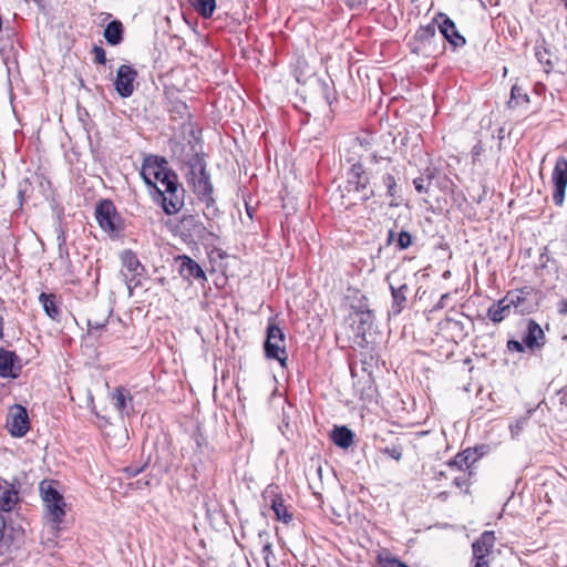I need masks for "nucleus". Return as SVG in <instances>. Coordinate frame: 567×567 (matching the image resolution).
Returning <instances> with one entry per match:
<instances>
[{"instance_id":"obj_53","label":"nucleus","mask_w":567,"mask_h":567,"mask_svg":"<svg viewBox=\"0 0 567 567\" xmlns=\"http://www.w3.org/2000/svg\"><path fill=\"white\" fill-rule=\"evenodd\" d=\"M277 396H281V393L279 392L278 385H275V388L271 391V394L269 396V403L271 405H275V400H276Z\"/></svg>"},{"instance_id":"obj_33","label":"nucleus","mask_w":567,"mask_h":567,"mask_svg":"<svg viewBox=\"0 0 567 567\" xmlns=\"http://www.w3.org/2000/svg\"><path fill=\"white\" fill-rule=\"evenodd\" d=\"M39 301L42 305V308H43L45 315L50 319H52L54 321H60V319H61V309L56 305L55 296L54 295L41 292L40 296H39Z\"/></svg>"},{"instance_id":"obj_5","label":"nucleus","mask_w":567,"mask_h":567,"mask_svg":"<svg viewBox=\"0 0 567 567\" xmlns=\"http://www.w3.org/2000/svg\"><path fill=\"white\" fill-rule=\"evenodd\" d=\"M195 195L197 196L198 202L203 205V214L208 221V227L219 234V221L223 218L224 213L217 206L214 197L213 185H207L205 183H202V185L199 184V192H196Z\"/></svg>"},{"instance_id":"obj_40","label":"nucleus","mask_w":567,"mask_h":567,"mask_svg":"<svg viewBox=\"0 0 567 567\" xmlns=\"http://www.w3.org/2000/svg\"><path fill=\"white\" fill-rule=\"evenodd\" d=\"M506 349L507 351L509 352H518V353H524L527 351V348L526 346L523 343V340L522 341H518L516 339H509L507 340L506 342Z\"/></svg>"},{"instance_id":"obj_19","label":"nucleus","mask_w":567,"mask_h":567,"mask_svg":"<svg viewBox=\"0 0 567 567\" xmlns=\"http://www.w3.org/2000/svg\"><path fill=\"white\" fill-rule=\"evenodd\" d=\"M176 261L179 262V275L190 281H206L207 276L202 266L194 260L192 257L187 255H181L176 258Z\"/></svg>"},{"instance_id":"obj_59","label":"nucleus","mask_w":567,"mask_h":567,"mask_svg":"<svg viewBox=\"0 0 567 567\" xmlns=\"http://www.w3.org/2000/svg\"><path fill=\"white\" fill-rule=\"evenodd\" d=\"M195 441L198 447L202 446L203 436L200 434L195 435Z\"/></svg>"},{"instance_id":"obj_10","label":"nucleus","mask_w":567,"mask_h":567,"mask_svg":"<svg viewBox=\"0 0 567 567\" xmlns=\"http://www.w3.org/2000/svg\"><path fill=\"white\" fill-rule=\"evenodd\" d=\"M188 172L186 173V178L188 184L192 186L193 192H199V183H205L207 185H213L210 182V176L207 172V164L203 154L195 153L187 161Z\"/></svg>"},{"instance_id":"obj_21","label":"nucleus","mask_w":567,"mask_h":567,"mask_svg":"<svg viewBox=\"0 0 567 567\" xmlns=\"http://www.w3.org/2000/svg\"><path fill=\"white\" fill-rule=\"evenodd\" d=\"M165 164H167V161L164 157L148 156L144 159L141 176L148 187H155V178H158V174Z\"/></svg>"},{"instance_id":"obj_48","label":"nucleus","mask_w":567,"mask_h":567,"mask_svg":"<svg viewBox=\"0 0 567 567\" xmlns=\"http://www.w3.org/2000/svg\"><path fill=\"white\" fill-rule=\"evenodd\" d=\"M262 554H264V559H265V563H266L267 567H271L272 563H275L276 559H275V557L272 555V549H271V545L270 544L264 545Z\"/></svg>"},{"instance_id":"obj_43","label":"nucleus","mask_w":567,"mask_h":567,"mask_svg":"<svg viewBox=\"0 0 567 567\" xmlns=\"http://www.w3.org/2000/svg\"><path fill=\"white\" fill-rule=\"evenodd\" d=\"M92 53L94 55V62L97 64L106 63V53L105 50L100 45H94L92 49Z\"/></svg>"},{"instance_id":"obj_61","label":"nucleus","mask_w":567,"mask_h":567,"mask_svg":"<svg viewBox=\"0 0 567 567\" xmlns=\"http://www.w3.org/2000/svg\"><path fill=\"white\" fill-rule=\"evenodd\" d=\"M361 2H362V0H348L347 4L350 6V7H353L354 3H361Z\"/></svg>"},{"instance_id":"obj_46","label":"nucleus","mask_w":567,"mask_h":567,"mask_svg":"<svg viewBox=\"0 0 567 567\" xmlns=\"http://www.w3.org/2000/svg\"><path fill=\"white\" fill-rule=\"evenodd\" d=\"M171 112L176 113L181 118L187 117L189 115L188 107L183 102L175 103Z\"/></svg>"},{"instance_id":"obj_55","label":"nucleus","mask_w":567,"mask_h":567,"mask_svg":"<svg viewBox=\"0 0 567 567\" xmlns=\"http://www.w3.org/2000/svg\"><path fill=\"white\" fill-rule=\"evenodd\" d=\"M24 193H25V189H23L22 185H20L19 190H18V199H19L20 206H22V203L24 199Z\"/></svg>"},{"instance_id":"obj_15","label":"nucleus","mask_w":567,"mask_h":567,"mask_svg":"<svg viewBox=\"0 0 567 567\" xmlns=\"http://www.w3.org/2000/svg\"><path fill=\"white\" fill-rule=\"evenodd\" d=\"M523 343L529 353L542 350L546 343V334L540 324L534 319L526 321V329L522 336Z\"/></svg>"},{"instance_id":"obj_35","label":"nucleus","mask_w":567,"mask_h":567,"mask_svg":"<svg viewBox=\"0 0 567 567\" xmlns=\"http://www.w3.org/2000/svg\"><path fill=\"white\" fill-rule=\"evenodd\" d=\"M190 4L204 19L212 18L216 10V0H190Z\"/></svg>"},{"instance_id":"obj_14","label":"nucleus","mask_w":567,"mask_h":567,"mask_svg":"<svg viewBox=\"0 0 567 567\" xmlns=\"http://www.w3.org/2000/svg\"><path fill=\"white\" fill-rule=\"evenodd\" d=\"M136 78L137 71L132 65H120L114 80V89L121 97L127 99L132 96Z\"/></svg>"},{"instance_id":"obj_4","label":"nucleus","mask_w":567,"mask_h":567,"mask_svg":"<svg viewBox=\"0 0 567 567\" xmlns=\"http://www.w3.org/2000/svg\"><path fill=\"white\" fill-rule=\"evenodd\" d=\"M177 231L185 243H215L219 239V234L212 230L208 226L195 215L185 214L177 224Z\"/></svg>"},{"instance_id":"obj_57","label":"nucleus","mask_w":567,"mask_h":567,"mask_svg":"<svg viewBox=\"0 0 567 567\" xmlns=\"http://www.w3.org/2000/svg\"><path fill=\"white\" fill-rule=\"evenodd\" d=\"M473 563V566L472 567H489V563L488 561H472Z\"/></svg>"},{"instance_id":"obj_42","label":"nucleus","mask_w":567,"mask_h":567,"mask_svg":"<svg viewBox=\"0 0 567 567\" xmlns=\"http://www.w3.org/2000/svg\"><path fill=\"white\" fill-rule=\"evenodd\" d=\"M380 563L382 567H409L406 564L402 563L393 556H388L385 558L381 557Z\"/></svg>"},{"instance_id":"obj_16","label":"nucleus","mask_w":567,"mask_h":567,"mask_svg":"<svg viewBox=\"0 0 567 567\" xmlns=\"http://www.w3.org/2000/svg\"><path fill=\"white\" fill-rule=\"evenodd\" d=\"M278 341H284V330L270 322L267 327L266 339L264 341L265 355L267 359L277 360L284 368V357L280 355Z\"/></svg>"},{"instance_id":"obj_58","label":"nucleus","mask_w":567,"mask_h":567,"mask_svg":"<svg viewBox=\"0 0 567 567\" xmlns=\"http://www.w3.org/2000/svg\"><path fill=\"white\" fill-rule=\"evenodd\" d=\"M475 449H477V453L475 455H478V458L484 455L485 446H483V445L482 446H476Z\"/></svg>"},{"instance_id":"obj_23","label":"nucleus","mask_w":567,"mask_h":567,"mask_svg":"<svg viewBox=\"0 0 567 567\" xmlns=\"http://www.w3.org/2000/svg\"><path fill=\"white\" fill-rule=\"evenodd\" d=\"M19 501V492L14 485L7 481L0 484V511L11 512Z\"/></svg>"},{"instance_id":"obj_31","label":"nucleus","mask_w":567,"mask_h":567,"mask_svg":"<svg viewBox=\"0 0 567 567\" xmlns=\"http://www.w3.org/2000/svg\"><path fill=\"white\" fill-rule=\"evenodd\" d=\"M347 300L349 301L352 312L350 315H360L361 312H372L368 305V298L364 293L357 289L348 290Z\"/></svg>"},{"instance_id":"obj_44","label":"nucleus","mask_w":567,"mask_h":567,"mask_svg":"<svg viewBox=\"0 0 567 567\" xmlns=\"http://www.w3.org/2000/svg\"><path fill=\"white\" fill-rule=\"evenodd\" d=\"M271 507L277 515V518L279 520H284V501L280 496L272 501Z\"/></svg>"},{"instance_id":"obj_13","label":"nucleus","mask_w":567,"mask_h":567,"mask_svg":"<svg viewBox=\"0 0 567 567\" xmlns=\"http://www.w3.org/2000/svg\"><path fill=\"white\" fill-rule=\"evenodd\" d=\"M553 182V200L556 206H561L565 200L567 188V158L558 157L551 175Z\"/></svg>"},{"instance_id":"obj_8","label":"nucleus","mask_w":567,"mask_h":567,"mask_svg":"<svg viewBox=\"0 0 567 567\" xmlns=\"http://www.w3.org/2000/svg\"><path fill=\"white\" fill-rule=\"evenodd\" d=\"M350 338L357 347L365 348L368 346L367 332L371 330L374 321L373 312H361L360 315H349Z\"/></svg>"},{"instance_id":"obj_6","label":"nucleus","mask_w":567,"mask_h":567,"mask_svg":"<svg viewBox=\"0 0 567 567\" xmlns=\"http://www.w3.org/2000/svg\"><path fill=\"white\" fill-rule=\"evenodd\" d=\"M95 218L99 226L110 235H118L122 230V218L111 199H102L97 203Z\"/></svg>"},{"instance_id":"obj_52","label":"nucleus","mask_w":567,"mask_h":567,"mask_svg":"<svg viewBox=\"0 0 567 567\" xmlns=\"http://www.w3.org/2000/svg\"><path fill=\"white\" fill-rule=\"evenodd\" d=\"M450 299V295L449 293H444L441 296L439 302L434 306V310H437V309H442L445 307V301Z\"/></svg>"},{"instance_id":"obj_49","label":"nucleus","mask_w":567,"mask_h":567,"mask_svg":"<svg viewBox=\"0 0 567 567\" xmlns=\"http://www.w3.org/2000/svg\"><path fill=\"white\" fill-rule=\"evenodd\" d=\"M535 289L530 286H524L518 289L509 290L508 292H515L518 297L530 298Z\"/></svg>"},{"instance_id":"obj_50","label":"nucleus","mask_w":567,"mask_h":567,"mask_svg":"<svg viewBox=\"0 0 567 567\" xmlns=\"http://www.w3.org/2000/svg\"><path fill=\"white\" fill-rule=\"evenodd\" d=\"M453 484L457 487H463L467 484V475L465 473H463L462 475L460 476H456L454 480H453Z\"/></svg>"},{"instance_id":"obj_28","label":"nucleus","mask_w":567,"mask_h":567,"mask_svg":"<svg viewBox=\"0 0 567 567\" xmlns=\"http://www.w3.org/2000/svg\"><path fill=\"white\" fill-rule=\"evenodd\" d=\"M112 398L114 401V406L121 416L128 415L131 410H133V398L123 386L115 388Z\"/></svg>"},{"instance_id":"obj_17","label":"nucleus","mask_w":567,"mask_h":567,"mask_svg":"<svg viewBox=\"0 0 567 567\" xmlns=\"http://www.w3.org/2000/svg\"><path fill=\"white\" fill-rule=\"evenodd\" d=\"M386 281L389 282V288L392 298L389 315L395 317L399 316L406 308L410 287L405 282H400L396 285L394 281H392L391 276H386Z\"/></svg>"},{"instance_id":"obj_7","label":"nucleus","mask_w":567,"mask_h":567,"mask_svg":"<svg viewBox=\"0 0 567 567\" xmlns=\"http://www.w3.org/2000/svg\"><path fill=\"white\" fill-rule=\"evenodd\" d=\"M433 22L436 23L439 32L447 42L450 50L456 52L466 45V39L458 31L456 23L444 12H437L433 17Z\"/></svg>"},{"instance_id":"obj_27","label":"nucleus","mask_w":567,"mask_h":567,"mask_svg":"<svg viewBox=\"0 0 567 567\" xmlns=\"http://www.w3.org/2000/svg\"><path fill=\"white\" fill-rule=\"evenodd\" d=\"M103 37L109 45L116 47L124 40V25L121 20L114 19L104 28Z\"/></svg>"},{"instance_id":"obj_45","label":"nucleus","mask_w":567,"mask_h":567,"mask_svg":"<svg viewBox=\"0 0 567 567\" xmlns=\"http://www.w3.org/2000/svg\"><path fill=\"white\" fill-rule=\"evenodd\" d=\"M146 466H147V463H145L142 466L128 465V466L124 467L123 472L126 474L127 477H135L138 474H141L145 470Z\"/></svg>"},{"instance_id":"obj_24","label":"nucleus","mask_w":567,"mask_h":567,"mask_svg":"<svg viewBox=\"0 0 567 567\" xmlns=\"http://www.w3.org/2000/svg\"><path fill=\"white\" fill-rule=\"evenodd\" d=\"M512 309L509 299L507 298V295H505V297L494 302L487 309L486 316L493 323H501L509 316Z\"/></svg>"},{"instance_id":"obj_18","label":"nucleus","mask_w":567,"mask_h":567,"mask_svg":"<svg viewBox=\"0 0 567 567\" xmlns=\"http://www.w3.org/2000/svg\"><path fill=\"white\" fill-rule=\"evenodd\" d=\"M496 537L494 532L485 530L472 544V561H488L487 557L492 554Z\"/></svg>"},{"instance_id":"obj_2","label":"nucleus","mask_w":567,"mask_h":567,"mask_svg":"<svg viewBox=\"0 0 567 567\" xmlns=\"http://www.w3.org/2000/svg\"><path fill=\"white\" fill-rule=\"evenodd\" d=\"M343 197L349 198V204L365 203L374 196L370 186V177L361 163H354L347 172V181Z\"/></svg>"},{"instance_id":"obj_64","label":"nucleus","mask_w":567,"mask_h":567,"mask_svg":"<svg viewBox=\"0 0 567 567\" xmlns=\"http://www.w3.org/2000/svg\"><path fill=\"white\" fill-rule=\"evenodd\" d=\"M2 324H3V318L0 315V338L2 337Z\"/></svg>"},{"instance_id":"obj_34","label":"nucleus","mask_w":567,"mask_h":567,"mask_svg":"<svg viewBox=\"0 0 567 567\" xmlns=\"http://www.w3.org/2000/svg\"><path fill=\"white\" fill-rule=\"evenodd\" d=\"M477 449H466L461 453H457L453 460L449 462L450 466L457 467L458 470H463V467H471L477 460L478 455Z\"/></svg>"},{"instance_id":"obj_22","label":"nucleus","mask_w":567,"mask_h":567,"mask_svg":"<svg viewBox=\"0 0 567 567\" xmlns=\"http://www.w3.org/2000/svg\"><path fill=\"white\" fill-rule=\"evenodd\" d=\"M506 295L516 315H530L538 308V302L534 301L532 298L518 297L515 292H507Z\"/></svg>"},{"instance_id":"obj_36","label":"nucleus","mask_w":567,"mask_h":567,"mask_svg":"<svg viewBox=\"0 0 567 567\" xmlns=\"http://www.w3.org/2000/svg\"><path fill=\"white\" fill-rule=\"evenodd\" d=\"M413 243V236L408 230L402 229L395 239V246L398 250L408 249Z\"/></svg>"},{"instance_id":"obj_20","label":"nucleus","mask_w":567,"mask_h":567,"mask_svg":"<svg viewBox=\"0 0 567 567\" xmlns=\"http://www.w3.org/2000/svg\"><path fill=\"white\" fill-rule=\"evenodd\" d=\"M436 23L433 21L426 25H420L414 33L415 45L412 48V52L420 54L430 48L436 38Z\"/></svg>"},{"instance_id":"obj_41","label":"nucleus","mask_w":567,"mask_h":567,"mask_svg":"<svg viewBox=\"0 0 567 567\" xmlns=\"http://www.w3.org/2000/svg\"><path fill=\"white\" fill-rule=\"evenodd\" d=\"M374 363H375L374 358L372 355H370V357L364 355L360 360L361 369L363 372H365L369 375V378L372 377Z\"/></svg>"},{"instance_id":"obj_39","label":"nucleus","mask_w":567,"mask_h":567,"mask_svg":"<svg viewBox=\"0 0 567 567\" xmlns=\"http://www.w3.org/2000/svg\"><path fill=\"white\" fill-rule=\"evenodd\" d=\"M382 453L395 461H400L402 458V446L400 444H392L382 449Z\"/></svg>"},{"instance_id":"obj_3","label":"nucleus","mask_w":567,"mask_h":567,"mask_svg":"<svg viewBox=\"0 0 567 567\" xmlns=\"http://www.w3.org/2000/svg\"><path fill=\"white\" fill-rule=\"evenodd\" d=\"M39 491L48 523L53 529L60 530L66 514L63 495L54 487L52 481H42Z\"/></svg>"},{"instance_id":"obj_26","label":"nucleus","mask_w":567,"mask_h":567,"mask_svg":"<svg viewBox=\"0 0 567 567\" xmlns=\"http://www.w3.org/2000/svg\"><path fill=\"white\" fill-rule=\"evenodd\" d=\"M330 439L336 446L347 450L353 444L354 433L346 425H334L330 432Z\"/></svg>"},{"instance_id":"obj_54","label":"nucleus","mask_w":567,"mask_h":567,"mask_svg":"<svg viewBox=\"0 0 567 567\" xmlns=\"http://www.w3.org/2000/svg\"><path fill=\"white\" fill-rule=\"evenodd\" d=\"M245 208H246L247 217L249 219H252L254 218V214H255V208L252 206H250L248 203L245 204Z\"/></svg>"},{"instance_id":"obj_60","label":"nucleus","mask_w":567,"mask_h":567,"mask_svg":"<svg viewBox=\"0 0 567 567\" xmlns=\"http://www.w3.org/2000/svg\"><path fill=\"white\" fill-rule=\"evenodd\" d=\"M285 517H286V525H287L289 523V520L292 518V515L288 512L287 508H286Z\"/></svg>"},{"instance_id":"obj_62","label":"nucleus","mask_w":567,"mask_h":567,"mask_svg":"<svg viewBox=\"0 0 567 567\" xmlns=\"http://www.w3.org/2000/svg\"><path fill=\"white\" fill-rule=\"evenodd\" d=\"M480 151H481V146L476 145V146H474V148H473V154H474V155H478V154H480Z\"/></svg>"},{"instance_id":"obj_29","label":"nucleus","mask_w":567,"mask_h":567,"mask_svg":"<svg viewBox=\"0 0 567 567\" xmlns=\"http://www.w3.org/2000/svg\"><path fill=\"white\" fill-rule=\"evenodd\" d=\"M18 361V355L13 351L0 348V377L1 378H17L18 373L14 372V364Z\"/></svg>"},{"instance_id":"obj_1","label":"nucleus","mask_w":567,"mask_h":567,"mask_svg":"<svg viewBox=\"0 0 567 567\" xmlns=\"http://www.w3.org/2000/svg\"><path fill=\"white\" fill-rule=\"evenodd\" d=\"M154 200L161 205L166 215L178 213L184 206L185 190L178 182L177 174L167 166L161 169L155 178Z\"/></svg>"},{"instance_id":"obj_12","label":"nucleus","mask_w":567,"mask_h":567,"mask_svg":"<svg viewBox=\"0 0 567 567\" xmlns=\"http://www.w3.org/2000/svg\"><path fill=\"white\" fill-rule=\"evenodd\" d=\"M23 542V532L8 527L3 516L0 514V556H10L12 551L20 548Z\"/></svg>"},{"instance_id":"obj_30","label":"nucleus","mask_w":567,"mask_h":567,"mask_svg":"<svg viewBox=\"0 0 567 567\" xmlns=\"http://www.w3.org/2000/svg\"><path fill=\"white\" fill-rule=\"evenodd\" d=\"M439 169L432 166H427L419 177L413 179L414 188L417 193H427L433 185V182L439 175Z\"/></svg>"},{"instance_id":"obj_9","label":"nucleus","mask_w":567,"mask_h":567,"mask_svg":"<svg viewBox=\"0 0 567 567\" xmlns=\"http://www.w3.org/2000/svg\"><path fill=\"white\" fill-rule=\"evenodd\" d=\"M120 259L122 266L131 274L130 278H127L126 275H124V277L130 296H132L133 289L142 285L141 277L145 272V267L140 261L137 255L131 249L123 250L120 255Z\"/></svg>"},{"instance_id":"obj_56","label":"nucleus","mask_w":567,"mask_h":567,"mask_svg":"<svg viewBox=\"0 0 567 567\" xmlns=\"http://www.w3.org/2000/svg\"><path fill=\"white\" fill-rule=\"evenodd\" d=\"M394 231L390 229L388 233L386 245H391L394 241Z\"/></svg>"},{"instance_id":"obj_37","label":"nucleus","mask_w":567,"mask_h":567,"mask_svg":"<svg viewBox=\"0 0 567 567\" xmlns=\"http://www.w3.org/2000/svg\"><path fill=\"white\" fill-rule=\"evenodd\" d=\"M513 101H515V104H519L520 101L524 102V103H527L529 101V97L523 91L522 87H519L517 85H513L512 90H511V101H509V103H512Z\"/></svg>"},{"instance_id":"obj_47","label":"nucleus","mask_w":567,"mask_h":567,"mask_svg":"<svg viewBox=\"0 0 567 567\" xmlns=\"http://www.w3.org/2000/svg\"><path fill=\"white\" fill-rule=\"evenodd\" d=\"M526 423H527V419L523 417V419L517 420L514 424H511L509 430H511L512 436L513 437L517 436L523 431Z\"/></svg>"},{"instance_id":"obj_25","label":"nucleus","mask_w":567,"mask_h":567,"mask_svg":"<svg viewBox=\"0 0 567 567\" xmlns=\"http://www.w3.org/2000/svg\"><path fill=\"white\" fill-rule=\"evenodd\" d=\"M399 176L400 171L394 166H391L382 176V184L386 189V196L391 197L392 200L400 198L401 189L398 185ZM394 205L395 204L391 202V206Z\"/></svg>"},{"instance_id":"obj_32","label":"nucleus","mask_w":567,"mask_h":567,"mask_svg":"<svg viewBox=\"0 0 567 567\" xmlns=\"http://www.w3.org/2000/svg\"><path fill=\"white\" fill-rule=\"evenodd\" d=\"M534 50L537 61L546 68V71L548 72L553 69L554 64L550 60L549 44L543 34H539L537 38Z\"/></svg>"},{"instance_id":"obj_51","label":"nucleus","mask_w":567,"mask_h":567,"mask_svg":"<svg viewBox=\"0 0 567 567\" xmlns=\"http://www.w3.org/2000/svg\"><path fill=\"white\" fill-rule=\"evenodd\" d=\"M557 311L559 315L567 317V298L558 302Z\"/></svg>"},{"instance_id":"obj_11","label":"nucleus","mask_w":567,"mask_h":567,"mask_svg":"<svg viewBox=\"0 0 567 567\" xmlns=\"http://www.w3.org/2000/svg\"><path fill=\"white\" fill-rule=\"evenodd\" d=\"M6 427L14 437H22L30 429L28 411L20 404H14L9 409Z\"/></svg>"},{"instance_id":"obj_38","label":"nucleus","mask_w":567,"mask_h":567,"mask_svg":"<svg viewBox=\"0 0 567 567\" xmlns=\"http://www.w3.org/2000/svg\"><path fill=\"white\" fill-rule=\"evenodd\" d=\"M111 310L109 311L107 316H105L104 318L102 319H94V318H89L87 319V328L90 331H93V330H103L107 322H109V317L111 316Z\"/></svg>"},{"instance_id":"obj_63","label":"nucleus","mask_w":567,"mask_h":567,"mask_svg":"<svg viewBox=\"0 0 567 567\" xmlns=\"http://www.w3.org/2000/svg\"><path fill=\"white\" fill-rule=\"evenodd\" d=\"M101 16H103V21L107 20L109 18H111V13H107V12H104V13H101Z\"/></svg>"}]
</instances>
